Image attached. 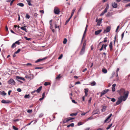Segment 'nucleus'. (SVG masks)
Instances as JSON below:
<instances>
[{
  "mask_svg": "<svg viewBox=\"0 0 130 130\" xmlns=\"http://www.w3.org/2000/svg\"><path fill=\"white\" fill-rule=\"evenodd\" d=\"M75 118H70L69 117L68 118H66L63 121V122L65 123H66L69 121L72 120L73 119H74Z\"/></svg>",
  "mask_w": 130,
  "mask_h": 130,
  "instance_id": "obj_7",
  "label": "nucleus"
},
{
  "mask_svg": "<svg viewBox=\"0 0 130 130\" xmlns=\"http://www.w3.org/2000/svg\"><path fill=\"white\" fill-rule=\"evenodd\" d=\"M50 84V83L49 82H45L44 84V85L46 86L49 85Z\"/></svg>",
  "mask_w": 130,
  "mask_h": 130,
  "instance_id": "obj_30",
  "label": "nucleus"
},
{
  "mask_svg": "<svg viewBox=\"0 0 130 130\" xmlns=\"http://www.w3.org/2000/svg\"><path fill=\"white\" fill-rule=\"evenodd\" d=\"M116 100L114 98H112L111 99V101L113 102H115L116 101Z\"/></svg>",
  "mask_w": 130,
  "mask_h": 130,
  "instance_id": "obj_49",
  "label": "nucleus"
},
{
  "mask_svg": "<svg viewBox=\"0 0 130 130\" xmlns=\"http://www.w3.org/2000/svg\"><path fill=\"white\" fill-rule=\"evenodd\" d=\"M111 29V27L110 26H108L104 30V31L103 32L104 33H107L109 32Z\"/></svg>",
  "mask_w": 130,
  "mask_h": 130,
  "instance_id": "obj_4",
  "label": "nucleus"
},
{
  "mask_svg": "<svg viewBox=\"0 0 130 130\" xmlns=\"http://www.w3.org/2000/svg\"><path fill=\"white\" fill-rule=\"evenodd\" d=\"M32 111V110L29 109L27 110V112L28 113H31Z\"/></svg>",
  "mask_w": 130,
  "mask_h": 130,
  "instance_id": "obj_53",
  "label": "nucleus"
},
{
  "mask_svg": "<svg viewBox=\"0 0 130 130\" xmlns=\"http://www.w3.org/2000/svg\"><path fill=\"white\" fill-rule=\"evenodd\" d=\"M102 19H100L98 20L97 24V25L98 26H99L100 24L102 23Z\"/></svg>",
  "mask_w": 130,
  "mask_h": 130,
  "instance_id": "obj_15",
  "label": "nucleus"
},
{
  "mask_svg": "<svg viewBox=\"0 0 130 130\" xmlns=\"http://www.w3.org/2000/svg\"><path fill=\"white\" fill-rule=\"evenodd\" d=\"M69 20H67L66 21V23H65V25H67V23H68L69 22Z\"/></svg>",
  "mask_w": 130,
  "mask_h": 130,
  "instance_id": "obj_63",
  "label": "nucleus"
},
{
  "mask_svg": "<svg viewBox=\"0 0 130 130\" xmlns=\"http://www.w3.org/2000/svg\"><path fill=\"white\" fill-rule=\"evenodd\" d=\"M78 112H76L74 113H72L70 114V115L71 116H76L77 115Z\"/></svg>",
  "mask_w": 130,
  "mask_h": 130,
  "instance_id": "obj_29",
  "label": "nucleus"
},
{
  "mask_svg": "<svg viewBox=\"0 0 130 130\" xmlns=\"http://www.w3.org/2000/svg\"><path fill=\"white\" fill-rule=\"evenodd\" d=\"M109 119L107 118L104 121V123H108L109 121H108Z\"/></svg>",
  "mask_w": 130,
  "mask_h": 130,
  "instance_id": "obj_37",
  "label": "nucleus"
},
{
  "mask_svg": "<svg viewBox=\"0 0 130 130\" xmlns=\"http://www.w3.org/2000/svg\"><path fill=\"white\" fill-rule=\"evenodd\" d=\"M116 86V84H113L112 87V91L113 92H114L115 91V87Z\"/></svg>",
  "mask_w": 130,
  "mask_h": 130,
  "instance_id": "obj_12",
  "label": "nucleus"
},
{
  "mask_svg": "<svg viewBox=\"0 0 130 130\" xmlns=\"http://www.w3.org/2000/svg\"><path fill=\"white\" fill-rule=\"evenodd\" d=\"M30 16L28 15V14L27 13L26 15V18L28 19H29L30 18Z\"/></svg>",
  "mask_w": 130,
  "mask_h": 130,
  "instance_id": "obj_54",
  "label": "nucleus"
},
{
  "mask_svg": "<svg viewBox=\"0 0 130 130\" xmlns=\"http://www.w3.org/2000/svg\"><path fill=\"white\" fill-rule=\"evenodd\" d=\"M38 15V14H37V13H35L34 14V16H35V17H37Z\"/></svg>",
  "mask_w": 130,
  "mask_h": 130,
  "instance_id": "obj_60",
  "label": "nucleus"
},
{
  "mask_svg": "<svg viewBox=\"0 0 130 130\" xmlns=\"http://www.w3.org/2000/svg\"><path fill=\"white\" fill-rule=\"evenodd\" d=\"M19 6L21 7H23L24 6V4L23 3H20L17 4Z\"/></svg>",
  "mask_w": 130,
  "mask_h": 130,
  "instance_id": "obj_28",
  "label": "nucleus"
},
{
  "mask_svg": "<svg viewBox=\"0 0 130 130\" xmlns=\"http://www.w3.org/2000/svg\"><path fill=\"white\" fill-rule=\"evenodd\" d=\"M109 91V90L108 89H106L103 91L101 92L100 96L101 97H102L103 95L105 94L108 92Z\"/></svg>",
  "mask_w": 130,
  "mask_h": 130,
  "instance_id": "obj_2",
  "label": "nucleus"
},
{
  "mask_svg": "<svg viewBox=\"0 0 130 130\" xmlns=\"http://www.w3.org/2000/svg\"><path fill=\"white\" fill-rule=\"evenodd\" d=\"M86 40L84 42L82 47H86Z\"/></svg>",
  "mask_w": 130,
  "mask_h": 130,
  "instance_id": "obj_35",
  "label": "nucleus"
},
{
  "mask_svg": "<svg viewBox=\"0 0 130 130\" xmlns=\"http://www.w3.org/2000/svg\"><path fill=\"white\" fill-rule=\"evenodd\" d=\"M45 95V92H44L43 93V94L42 95V97L43 99L44 98Z\"/></svg>",
  "mask_w": 130,
  "mask_h": 130,
  "instance_id": "obj_56",
  "label": "nucleus"
},
{
  "mask_svg": "<svg viewBox=\"0 0 130 130\" xmlns=\"http://www.w3.org/2000/svg\"><path fill=\"white\" fill-rule=\"evenodd\" d=\"M26 26H24L23 27H21V29L25 31L26 32H27V31L25 27H26Z\"/></svg>",
  "mask_w": 130,
  "mask_h": 130,
  "instance_id": "obj_16",
  "label": "nucleus"
},
{
  "mask_svg": "<svg viewBox=\"0 0 130 130\" xmlns=\"http://www.w3.org/2000/svg\"><path fill=\"white\" fill-rule=\"evenodd\" d=\"M75 10H76L75 9H73V10H72V12L71 14V17H72L73 16Z\"/></svg>",
  "mask_w": 130,
  "mask_h": 130,
  "instance_id": "obj_26",
  "label": "nucleus"
},
{
  "mask_svg": "<svg viewBox=\"0 0 130 130\" xmlns=\"http://www.w3.org/2000/svg\"><path fill=\"white\" fill-rule=\"evenodd\" d=\"M85 93H87L88 91V88H85L84 89Z\"/></svg>",
  "mask_w": 130,
  "mask_h": 130,
  "instance_id": "obj_42",
  "label": "nucleus"
},
{
  "mask_svg": "<svg viewBox=\"0 0 130 130\" xmlns=\"http://www.w3.org/2000/svg\"><path fill=\"white\" fill-rule=\"evenodd\" d=\"M42 88V86L40 87L37 90H36V92H37V93H39L41 90Z\"/></svg>",
  "mask_w": 130,
  "mask_h": 130,
  "instance_id": "obj_18",
  "label": "nucleus"
},
{
  "mask_svg": "<svg viewBox=\"0 0 130 130\" xmlns=\"http://www.w3.org/2000/svg\"><path fill=\"white\" fill-rule=\"evenodd\" d=\"M107 46V45L106 44H103L102 45L100 49V51H102L103 50V48L105 49V50L106 49V47Z\"/></svg>",
  "mask_w": 130,
  "mask_h": 130,
  "instance_id": "obj_10",
  "label": "nucleus"
},
{
  "mask_svg": "<svg viewBox=\"0 0 130 130\" xmlns=\"http://www.w3.org/2000/svg\"><path fill=\"white\" fill-rule=\"evenodd\" d=\"M44 59H43V58L42 59H38L35 61V63H37L38 62H39L40 61H42V60H43Z\"/></svg>",
  "mask_w": 130,
  "mask_h": 130,
  "instance_id": "obj_23",
  "label": "nucleus"
},
{
  "mask_svg": "<svg viewBox=\"0 0 130 130\" xmlns=\"http://www.w3.org/2000/svg\"><path fill=\"white\" fill-rule=\"evenodd\" d=\"M83 124L81 122H79L78 123L77 125L78 126L80 125H81Z\"/></svg>",
  "mask_w": 130,
  "mask_h": 130,
  "instance_id": "obj_48",
  "label": "nucleus"
},
{
  "mask_svg": "<svg viewBox=\"0 0 130 130\" xmlns=\"http://www.w3.org/2000/svg\"><path fill=\"white\" fill-rule=\"evenodd\" d=\"M112 7L114 8H116L117 7V4L115 3H112Z\"/></svg>",
  "mask_w": 130,
  "mask_h": 130,
  "instance_id": "obj_13",
  "label": "nucleus"
},
{
  "mask_svg": "<svg viewBox=\"0 0 130 130\" xmlns=\"http://www.w3.org/2000/svg\"><path fill=\"white\" fill-rule=\"evenodd\" d=\"M102 72L104 73H106L107 72V70L105 68H103L102 70Z\"/></svg>",
  "mask_w": 130,
  "mask_h": 130,
  "instance_id": "obj_20",
  "label": "nucleus"
},
{
  "mask_svg": "<svg viewBox=\"0 0 130 130\" xmlns=\"http://www.w3.org/2000/svg\"><path fill=\"white\" fill-rule=\"evenodd\" d=\"M109 7V5L108 4H107V6H106V8H105V9H104V10H105L107 12V10L108 9Z\"/></svg>",
  "mask_w": 130,
  "mask_h": 130,
  "instance_id": "obj_25",
  "label": "nucleus"
},
{
  "mask_svg": "<svg viewBox=\"0 0 130 130\" xmlns=\"http://www.w3.org/2000/svg\"><path fill=\"white\" fill-rule=\"evenodd\" d=\"M112 115V113H110L109 115L107 117V118L109 119L111 117Z\"/></svg>",
  "mask_w": 130,
  "mask_h": 130,
  "instance_id": "obj_52",
  "label": "nucleus"
},
{
  "mask_svg": "<svg viewBox=\"0 0 130 130\" xmlns=\"http://www.w3.org/2000/svg\"><path fill=\"white\" fill-rule=\"evenodd\" d=\"M55 27L56 28H59V26L58 25H57V24H55Z\"/></svg>",
  "mask_w": 130,
  "mask_h": 130,
  "instance_id": "obj_50",
  "label": "nucleus"
},
{
  "mask_svg": "<svg viewBox=\"0 0 130 130\" xmlns=\"http://www.w3.org/2000/svg\"><path fill=\"white\" fill-rule=\"evenodd\" d=\"M54 12L55 14H58L59 13L60 11L58 8L56 7L54 9Z\"/></svg>",
  "mask_w": 130,
  "mask_h": 130,
  "instance_id": "obj_5",
  "label": "nucleus"
},
{
  "mask_svg": "<svg viewBox=\"0 0 130 130\" xmlns=\"http://www.w3.org/2000/svg\"><path fill=\"white\" fill-rule=\"evenodd\" d=\"M93 115H94L96 114L99 113V109H95L92 112Z\"/></svg>",
  "mask_w": 130,
  "mask_h": 130,
  "instance_id": "obj_8",
  "label": "nucleus"
},
{
  "mask_svg": "<svg viewBox=\"0 0 130 130\" xmlns=\"http://www.w3.org/2000/svg\"><path fill=\"white\" fill-rule=\"evenodd\" d=\"M112 124H111L108 126L106 128V129L108 130L112 126Z\"/></svg>",
  "mask_w": 130,
  "mask_h": 130,
  "instance_id": "obj_34",
  "label": "nucleus"
},
{
  "mask_svg": "<svg viewBox=\"0 0 130 130\" xmlns=\"http://www.w3.org/2000/svg\"><path fill=\"white\" fill-rule=\"evenodd\" d=\"M17 91L18 92H21V90L20 88H18L17 89Z\"/></svg>",
  "mask_w": 130,
  "mask_h": 130,
  "instance_id": "obj_51",
  "label": "nucleus"
},
{
  "mask_svg": "<svg viewBox=\"0 0 130 130\" xmlns=\"http://www.w3.org/2000/svg\"><path fill=\"white\" fill-rule=\"evenodd\" d=\"M43 115L42 113H41L39 115V117H41L43 116Z\"/></svg>",
  "mask_w": 130,
  "mask_h": 130,
  "instance_id": "obj_57",
  "label": "nucleus"
},
{
  "mask_svg": "<svg viewBox=\"0 0 130 130\" xmlns=\"http://www.w3.org/2000/svg\"><path fill=\"white\" fill-rule=\"evenodd\" d=\"M20 40H18L17 41H16L15 42V44H17L18 45H19L20 44V42L19 41Z\"/></svg>",
  "mask_w": 130,
  "mask_h": 130,
  "instance_id": "obj_43",
  "label": "nucleus"
},
{
  "mask_svg": "<svg viewBox=\"0 0 130 130\" xmlns=\"http://www.w3.org/2000/svg\"><path fill=\"white\" fill-rule=\"evenodd\" d=\"M20 51H21L20 49V48L16 52H15V54H17L19 52H20Z\"/></svg>",
  "mask_w": 130,
  "mask_h": 130,
  "instance_id": "obj_39",
  "label": "nucleus"
},
{
  "mask_svg": "<svg viewBox=\"0 0 130 130\" xmlns=\"http://www.w3.org/2000/svg\"><path fill=\"white\" fill-rule=\"evenodd\" d=\"M74 123H71V124L68 125L67 126V127H69L70 126L73 127L74 126Z\"/></svg>",
  "mask_w": 130,
  "mask_h": 130,
  "instance_id": "obj_24",
  "label": "nucleus"
},
{
  "mask_svg": "<svg viewBox=\"0 0 130 130\" xmlns=\"http://www.w3.org/2000/svg\"><path fill=\"white\" fill-rule=\"evenodd\" d=\"M16 46V45H15V43H13L11 46V47L12 48H13L15 47Z\"/></svg>",
  "mask_w": 130,
  "mask_h": 130,
  "instance_id": "obj_36",
  "label": "nucleus"
},
{
  "mask_svg": "<svg viewBox=\"0 0 130 130\" xmlns=\"http://www.w3.org/2000/svg\"><path fill=\"white\" fill-rule=\"evenodd\" d=\"M118 92L121 96L118 98V100L115 105L119 104L123 101H125L127 98L129 94V92L128 91L126 92L125 90L123 88H121L119 90H118Z\"/></svg>",
  "mask_w": 130,
  "mask_h": 130,
  "instance_id": "obj_1",
  "label": "nucleus"
},
{
  "mask_svg": "<svg viewBox=\"0 0 130 130\" xmlns=\"http://www.w3.org/2000/svg\"><path fill=\"white\" fill-rule=\"evenodd\" d=\"M87 30L85 29L83 37H84L85 34H86Z\"/></svg>",
  "mask_w": 130,
  "mask_h": 130,
  "instance_id": "obj_61",
  "label": "nucleus"
},
{
  "mask_svg": "<svg viewBox=\"0 0 130 130\" xmlns=\"http://www.w3.org/2000/svg\"><path fill=\"white\" fill-rule=\"evenodd\" d=\"M102 31V29H99V30L96 31L95 32V35H98L100 34Z\"/></svg>",
  "mask_w": 130,
  "mask_h": 130,
  "instance_id": "obj_11",
  "label": "nucleus"
},
{
  "mask_svg": "<svg viewBox=\"0 0 130 130\" xmlns=\"http://www.w3.org/2000/svg\"><path fill=\"white\" fill-rule=\"evenodd\" d=\"M30 96V95L29 94H26L25 95L24 98H29Z\"/></svg>",
  "mask_w": 130,
  "mask_h": 130,
  "instance_id": "obj_33",
  "label": "nucleus"
},
{
  "mask_svg": "<svg viewBox=\"0 0 130 130\" xmlns=\"http://www.w3.org/2000/svg\"><path fill=\"white\" fill-rule=\"evenodd\" d=\"M85 49V47H83L80 52V55H83L84 53Z\"/></svg>",
  "mask_w": 130,
  "mask_h": 130,
  "instance_id": "obj_9",
  "label": "nucleus"
},
{
  "mask_svg": "<svg viewBox=\"0 0 130 130\" xmlns=\"http://www.w3.org/2000/svg\"><path fill=\"white\" fill-rule=\"evenodd\" d=\"M109 47L110 50L112 49V42H111L109 44Z\"/></svg>",
  "mask_w": 130,
  "mask_h": 130,
  "instance_id": "obj_17",
  "label": "nucleus"
},
{
  "mask_svg": "<svg viewBox=\"0 0 130 130\" xmlns=\"http://www.w3.org/2000/svg\"><path fill=\"white\" fill-rule=\"evenodd\" d=\"M125 6L127 7L128 6H130V3L126 5Z\"/></svg>",
  "mask_w": 130,
  "mask_h": 130,
  "instance_id": "obj_64",
  "label": "nucleus"
},
{
  "mask_svg": "<svg viewBox=\"0 0 130 130\" xmlns=\"http://www.w3.org/2000/svg\"><path fill=\"white\" fill-rule=\"evenodd\" d=\"M12 127H13V129L15 130H18V129L15 126H14V125Z\"/></svg>",
  "mask_w": 130,
  "mask_h": 130,
  "instance_id": "obj_41",
  "label": "nucleus"
},
{
  "mask_svg": "<svg viewBox=\"0 0 130 130\" xmlns=\"http://www.w3.org/2000/svg\"><path fill=\"white\" fill-rule=\"evenodd\" d=\"M0 94L2 95H5L6 94V93L4 91L2 92L0 91Z\"/></svg>",
  "mask_w": 130,
  "mask_h": 130,
  "instance_id": "obj_19",
  "label": "nucleus"
},
{
  "mask_svg": "<svg viewBox=\"0 0 130 130\" xmlns=\"http://www.w3.org/2000/svg\"><path fill=\"white\" fill-rule=\"evenodd\" d=\"M106 107L105 106H103L102 109H101V111L102 112H104L105 111L106 109Z\"/></svg>",
  "mask_w": 130,
  "mask_h": 130,
  "instance_id": "obj_21",
  "label": "nucleus"
},
{
  "mask_svg": "<svg viewBox=\"0 0 130 130\" xmlns=\"http://www.w3.org/2000/svg\"><path fill=\"white\" fill-rule=\"evenodd\" d=\"M72 102L73 103H74L75 104H77V102H76L74 100H72Z\"/></svg>",
  "mask_w": 130,
  "mask_h": 130,
  "instance_id": "obj_58",
  "label": "nucleus"
},
{
  "mask_svg": "<svg viewBox=\"0 0 130 130\" xmlns=\"http://www.w3.org/2000/svg\"><path fill=\"white\" fill-rule=\"evenodd\" d=\"M112 13L111 12H108L107 14L106 15V17H109L110 16L112 15Z\"/></svg>",
  "mask_w": 130,
  "mask_h": 130,
  "instance_id": "obj_22",
  "label": "nucleus"
},
{
  "mask_svg": "<svg viewBox=\"0 0 130 130\" xmlns=\"http://www.w3.org/2000/svg\"><path fill=\"white\" fill-rule=\"evenodd\" d=\"M107 39H104V40L103 41H102V42H100L99 44V45H100V44H101V43H102V42H107Z\"/></svg>",
  "mask_w": 130,
  "mask_h": 130,
  "instance_id": "obj_45",
  "label": "nucleus"
},
{
  "mask_svg": "<svg viewBox=\"0 0 130 130\" xmlns=\"http://www.w3.org/2000/svg\"><path fill=\"white\" fill-rule=\"evenodd\" d=\"M124 32H123L122 33V35H121V36H122V38H121L122 39H123V37H124Z\"/></svg>",
  "mask_w": 130,
  "mask_h": 130,
  "instance_id": "obj_62",
  "label": "nucleus"
},
{
  "mask_svg": "<svg viewBox=\"0 0 130 130\" xmlns=\"http://www.w3.org/2000/svg\"><path fill=\"white\" fill-rule=\"evenodd\" d=\"M25 77L26 78H27L29 79L30 78V77L28 75L26 76Z\"/></svg>",
  "mask_w": 130,
  "mask_h": 130,
  "instance_id": "obj_59",
  "label": "nucleus"
},
{
  "mask_svg": "<svg viewBox=\"0 0 130 130\" xmlns=\"http://www.w3.org/2000/svg\"><path fill=\"white\" fill-rule=\"evenodd\" d=\"M61 77L60 76V74L57 76V77L56 78V79H59L60 78H61Z\"/></svg>",
  "mask_w": 130,
  "mask_h": 130,
  "instance_id": "obj_47",
  "label": "nucleus"
},
{
  "mask_svg": "<svg viewBox=\"0 0 130 130\" xmlns=\"http://www.w3.org/2000/svg\"><path fill=\"white\" fill-rule=\"evenodd\" d=\"M63 57L62 54H61L58 58V59H61Z\"/></svg>",
  "mask_w": 130,
  "mask_h": 130,
  "instance_id": "obj_46",
  "label": "nucleus"
},
{
  "mask_svg": "<svg viewBox=\"0 0 130 130\" xmlns=\"http://www.w3.org/2000/svg\"><path fill=\"white\" fill-rule=\"evenodd\" d=\"M91 100H92V98L91 97H90V99L89 100V101H88L89 103L88 104V105H89L90 104V103H91Z\"/></svg>",
  "mask_w": 130,
  "mask_h": 130,
  "instance_id": "obj_40",
  "label": "nucleus"
},
{
  "mask_svg": "<svg viewBox=\"0 0 130 130\" xmlns=\"http://www.w3.org/2000/svg\"><path fill=\"white\" fill-rule=\"evenodd\" d=\"M1 102L3 103H10V102L9 101H6L4 100H3L1 101Z\"/></svg>",
  "mask_w": 130,
  "mask_h": 130,
  "instance_id": "obj_14",
  "label": "nucleus"
},
{
  "mask_svg": "<svg viewBox=\"0 0 130 130\" xmlns=\"http://www.w3.org/2000/svg\"><path fill=\"white\" fill-rule=\"evenodd\" d=\"M24 38L26 40L28 41L29 40L31 39V38H28L26 36L24 37Z\"/></svg>",
  "mask_w": 130,
  "mask_h": 130,
  "instance_id": "obj_44",
  "label": "nucleus"
},
{
  "mask_svg": "<svg viewBox=\"0 0 130 130\" xmlns=\"http://www.w3.org/2000/svg\"><path fill=\"white\" fill-rule=\"evenodd\" d=\"M16 79L19 82H20L22 83V82L21 81L19 80V79L23 80L24 81H25V79L24 78L18 76H16Z\"/></svg>",
  "mask_w": 130,
  "mask_h": 130,
  "instance_id": "obj_6",
  "label": "nucleus"
},
{
  "mask_svg": "<svg viewBox=\"0 0 130 130\" xmlns=\"http://www.w3.org/2000/svg\"><path fill=\"white\" fill-rule=\"evenodd\" d=\"M26 1L27 2L29 6H31V1L30 0H26Z\"/></svg>",
  "mask_w": 130,
  "mask_h": 130,
  "instance_id": "obj_31",
  "label": "nucleus"
},
{
  "mask_svg": "<svg viewBox=\"0 0 130 130\" xmlns=\"http://www.w3.org/2000/svg\"><path fill=\"white\" fill-rule=\"evenodd\" d=\"M8 84L12 85H14L15 84V82L13 79L11 78L8 82Z\"/></svg>",
  "mask_w": 130,
  "mask_h": 130,
  "instance_id": "obj_3",
  "label": "nucleus"
},
{
  "mask_svg": "<svg viewBox=\"0 0 130 130\" xmlns=\"http://www.w3.org/2000/svg\"><path fill=\"white\" fill-rule=\"evenodd\" d=\"M88 112V111L87 112H86V113H84V112H83V113H82V114H81V115L82 116H84V115H85L86 113H87Z\"/></svg>",
  "mask_w": 130,
  "mask_h": 130,
  "instance_id": "obj_55",
  "label": "nucleus"
},
{
  "mask_svg": "<svg viewBox=\"0 0 130 130\" xmlns=\"http://www.w3.org/2000/svg\"><path fill=\"white\" fill-rule=\"evenodd\" d=\"M67 39L66 38H64V39L63 43V44H65L67 42Z\"/></svg>",
  "mask_w": 130,
  "mask_h": 130,
  "instance_id": "obj_38",
  "label": "nucleus"
},
{
  "mask_svg": "<svg viewBox=\"0 0 130 130\" xmlns=\"http://www.w3.org/2000/svg\"><path fill=\"white\" fill-rule=\"evenodd\" d=\"M93 119V117L92 116H91L90 117H89V118H88L86 120L88 121V120H92Z\"/></svg>",
  "mask_w": 130,
  "mask_h": 130,
  "instance_id": "obj_32",
  "label": "nucleus"
},
{
  "mask_svg": "<svg viewBox=\"0 0 130 130\" xmlns=\"http://www.w3.org/2000/svg\"><path fill=\"white\" fill-rule=\"evenodd\" d=\"M91 84V85L92 86H94L96 85V83L95 81H93L92 82H91L90 83Z\"/></svg>",
  "mask_w": 130,
  "mask_h": 130,
  "instance_id": "obj_27",
  "label": "nucleus"
}]
</instances>
